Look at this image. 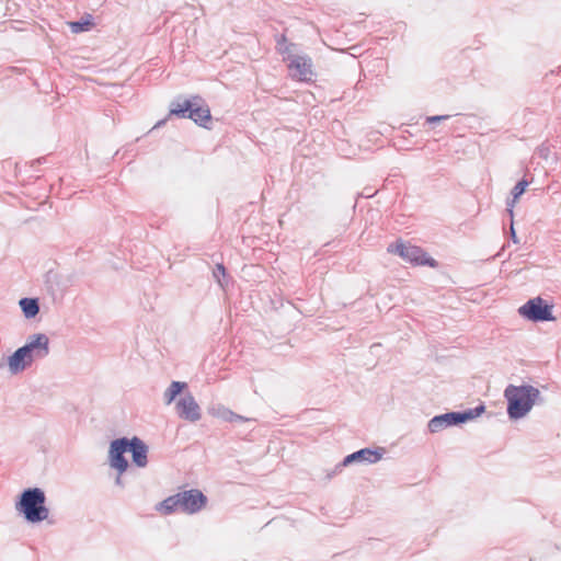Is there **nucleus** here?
Masks as SVG:
<instances>
[{
	"label": "nucleus",
	"instance_id": "f257e3e1",
	"mask_svg": "<svg viewBox=\"0 0 561 561\" xmlns=\"http://www.w3.org/2000/svg\"><path fill=\"white\" fill-rule=\"evenodd\" d=\"M504 397L507 400V414L512 420L524 417L541 399L540 391L530 385H510L504 391Z\"/></svg>",
	"mask_w": 561,
	"mask_h": 561
},
{
	"label": "nucleus",
	"instance_id": "f03ea898",
	"mask_svg": "<svg viewBox=\"0 0 561 561\" xmlns=\"http://www.w3.org/2000/svg\"><path fill=\"white\" fill-rule=\"evenodd\" d=\"M207 504V497L202 491L192 489L171 495L159 503L158 511L164 515L174 512L195 514L202 511Z\"/></svg>",
	"mask_w": 561,
	"mask_h": 561
},
{
	"label": "nucleus",
	"instance_id": "7ed1b4c3",
	"mask_svg": "<svg viewBox=\"0 0 561 561\" xmlns=\"http://www.w3.org/2000/svg\"><path fill=\"white\" fill-rule=\"evenodd\" d=\"M46 495L39 488L25 489L19 501L15 503V510L23 515L30 523H39L47 519L49 510L45 505Z\"/></svg>",
	"mask_w": 561,
	"mask_h": 561
},
{
	"label": "nucleus",
	"instance_id": "20e7f679",
	"mask_svg": "<svg viewBox=\"0 0 561 561\" xmlns=\"http://www.w3.org/2000/svg\"><path fill=\"white\" fill-rule=\"evenodd\" d=\"M169 115L180 118H190L205 128H208V124L211 122L209 106L198 95L193 96L191 100H183V102H172Z\"/></svg>",
	"mask_w": 561,
	"mask_h": 561
},
{
	"label": "nucleus",
	"instance_id": "39448f33",
	"mask_svg": "<svg viewBox=\"0 0 561 561\" xmlns=\"http://www.w3.org/2000/svg\"><path fill=\"white\" fill-rule=\"evenodd\" d=\"M388 252L397 254L407 262L416 265H428L431 267L437 266V262L433 257L427 256L426 252L416 245L405 244L398 241L389 244Z\"/></svg>",
	"mask_w": 561,
	"mask_h": 561
},
{
	"label": "nucleus",
	"instance_id": "423d86ee",
	"mask_svg": "<svg viewBox=\"0 0 561 561\" xmlns=\"http://www.w3.org/2000/svg\"><path fill=\"white\" fill-rule=\"evenodd\" d=\"M518 312L524 318L534 322L552 321V306L548 305L542 298L536 297L529 299L526 304L519 307Z\"/></svg>",
	"mask_w": 561,
	"mask_h": 561
},
{
	"label": "nucleus",
	"instance_id": "0eeeda50",
	"mask_svg": "<svg viewBox=\"0 0 561 561\" xmlns=\"http://www.w3.org/2000/svg\"><path fill=\"white\" fill-rule=\"evenodd\" d=\"M284 60L287 61V67L293 79L305 82L313 80V65L309 56L290 54L284 57Z\"/></svg>",
	"mask_w": 561,
	"mask_h": 561
},
{
	"label": "nucleus",
	"instance_id": "6e6552de",
	"mask_svg": "<svg viewBox=\"0 0 561 561\" xmlns=\"http://www.w3.org/2000/svg\"><path fill=\"white\" fill-rule=\"evenodd\" d=\"M31 360L45 358L49 354V339L44 333L28 336L25 345L21 347Z\"/></svg>",
	"mask_w": 561,
	"mask_h": 561
},
{
	"label": "nucleus",
	"instance_id": "1a4fd4ad",
	"mask_svg": "<svg viewBox=\"0 0 561 561\" xmlns=\"http://www.w3.org/2000/svg\"><path fill=\"white\" fill-rule=\"evenodd\" d=\"M128 446L129 439L126 437L113 440L110 446V463L118 471L119 474L125 472L128 468V461L124 456Z\"/></svg>",
	"mask_w": 561,
	"mask_h": 561
},
{
	"label": "nucleus",
	"instance_id": "9d476101",
	"mask_svg": "<svg viewBox=\"0 0 561 561\" xmlns=\"http://www.w3.org/2000/svg\"><path fill=\"white\" fill-rule=\"evenodd\" d=\"M178 415L186 421L196 422L201 420V408L191 393H186L176 402Z\"/></svg>",
	"mask_w": 561,
	"mask_h": 561
},
{
	"label": "nucleus",
	"instance_id": "9b49d317",
	"mask_svg": "<svg viewBox=\"0 0 561 561\" xmlns=\"http://www.w3.org/2000/svg\"><path fill=\"white\" fill-rule=\"evenodd\" d=\"M465 416L460 412H448L434 416L427 424L431 433H437L453 425L463 423Z\"/></svg>",
	"mask_w": 561,
	"mask_h": 561
},
{
	"label": "nucleus",
	"instance_id": "f8f14e48",
	"mask_svg": "<svg viewBox=\"0 0 561 561\" xmlns=\"http://www.w3.org/2000/svg\"><path fill=\"white\" fill-rule=\"evenodd\" d=\"M127 451L131 453L133 462L139 467L145 468L148 463V446L139 437L135 436L129 439Z\"/></svg>",
	"mask_w": 561,
	"mask_h": 561
},
{
	"label": "nucleus",
	"instance_id": "ddd939ff",
	"mask_svg": "<svg viewBox=\"0 0 561 561\" xmlns=\"http://www.w3.org/2000/svg\"><path fill=\"white\" fill-rule=\"evenodd\" d=\"M381 458V454H379L377 450H373L369 448H363L360 450H357L344 458L342 463H340L336 469H340L342 467H346L353 462H360V461H367L369 463H375Z\"/></svg>",
	"mask_w": 561,
	"mask_h": 561
},
{
	"label": "nucleus",
	"instance_id": "4468645a",
	"mask_svg": "<svg viewBox=\"0 0 561 561\" xmlns=\"http://www.w3.org/2000/svg\"><path fill=\"white\" fill-rule=\"evenodd\" d=\"M33 362L30 356L25 354L21 347L18 348L10 357H9V367L10 370L14 374L24 370L28 367Z\"/></svg>",
	"mask_w": 561,
	"mask_h": 561
},
{
	"label": "nucleus",
	"instance_id": "2eb2a0df",
	"mask_svg": "<svg viewBox=\"0 0 561 561\" xmlns=\"http://www.w3.org/2000/svg\"><path fill=\"white\" fill-rule=\"evenodd\" d=\"M19 305L26 319H32L39 312V304L36 298H22Z\"/></svg>",
	"mask_w": 561,
	"mask_h": 561
},
{
	"label": "nucleus",
	"instance_id": "dca6fc26",
	"mask_svg": "<svg viewBox=\"0 0 561 561\" xmlns=\"http://www.w3.org/2000/svg\"><path fill=\"white\" fill-rule=\"evenodd\" d=\"M529 182L526 179L518 181L512 190V199L507 202V210L511 216H513V207L518 198L524 194Z\"/></svg>",
	"mask_w": 561,
	"mask_h": 561
},
{
	"label": "nucleus",
	"instance_id": "f3484780",
	"mask_svg": "<svg viewBox=\"0 0 561 561\" xmlns=\"http://www.w3.org/2000/svg\"><path fill=\"white\" fill-rule=\"evenodd\" d=\"M187 387L186 382L183 381H172L171 385L163 393V399L165 404H171L176 396Z\"/></svg>",
	"mask_w": 561,
	"mask_h": 561
},
{
	"label": "nucleus",
	"instance_id": "a211bd4d",
	"mask_svg": "<svg viewBox=\"0 0 561 561\" xmlns=\"http://www.w3.org/2000/svg\"><path fill=\"white\" fill-rule=\"evenodd\" d=\"M484 410H485V407L483 404H480L473 409H469L463 412H460V414H462L465 416L463 423L469 420H473V419L480 416L484 412Z\"/></svg>",
	"mask_w": 561,
	"mask_h": 561
},
{
	"label": "nucleus",
	"instance_id": "6ab92c4d",
	"mask_svg": "<svg viewBox=\"0 0 561 561\" xmlns=\"http://www.w3.org/2000/svg\"><path fill=\"white\" fill-rule=\"evenodd\" d=\"M295 44L290 43L287 44V38L285 35H280L277 39V50L283 55H290L291 54V47H294Z\"/></svg>",
	"mask_w": 561,
	"mask_h": 561
},
{
	"label": "nucleus",
	"instance_id": "aec40b11",
	"mask_svg": "<svg viewBox=\"0 0 561 561\" xmlns=\"http://www.w3.org/2000/svg\"><path fill=\"white\" fill-rule=\"evenodd\" d=\"M221 417L225 420V421H228V422H244V421H249V419H245L244 416L242 415H239L234 412H232L231 410H228V409H225L224 412L221 413Z\"/></svg>",
	"mask_w": 561,
	"mask_h": 561
},
{
	"label": "nucleus",
	"instance_id": "412c9836",
	"mask_svg": "<svg viewBox=\"0 0 561 561\" xmlns=\"http://www.w3.org/2000/svg\"><path fill=\"white\" fill-rule=\"evenodd\" d=\"M214 277L216 278L217 283L224 287V282L221 278L226 277V267L222 264H217L214 272Z\"/></svg>",
	"mask_w": 561,
	"mask_h": 561
},
{
	"label": "nucleus",
	"instance_id": "4be33fe9",
	"mask_svg": "<svg viewBox=\"0 0 561 561\" xmlns=\"http://www.w3.org/2000/svg\"><path fill=\"white\" fill-rule=\"evenodd\" d=\"M89 25H91L90 22L76 21L70 23V28L73 33H80L88 30Z\"/></svg>",
	"mask_w": 561,
	"mask_h": 561
},
{
	"label": "nucleus",
	"instance_id": "5701e85b",
	"mask_svg": "<svg viewBox=\"0 0 561 561\" xmlns=\"http://www.w3.org/2000/svg\"><path fill=\"white\" fill-rule=\"evenodd\" d=\"M450 116L449 115H436V116H428L426 118V122L427 123H438V122H442V121H446L448 119Z\"/></svg>",
	"mask_w": 561,
	"mask_h": 561
},
{
	"label": "nucleus",
	"instance_id": "b1692460",
	"mask_svg": "<svg viewBox=\"0 0 561 561\" xmlns=\"http://www.w3.org/2000/svg\"><path fill=\"white\" fill-rule=\"evenodd\" d=\"M511 234H512V240L517 243L518 242V239L516 237V233H515V230L513 228V226L511 227Z\"/></svg>",
	"mask_w": 561,
	"mask_h": 561
},
{
	"label": "nucleus",
	"instance_id": "393cba45",
	"mask_svg": "<svg viewBox=\"0 0 561 561\" xmlns=\"http://www.w3.org/2000/svg\"><path fill=\"white\" fill-rule=\"evenodd\" d=\"M116 483H117V484H119V485L122 484L121 476H118V477L116 478Z\"/></svg>",
	"mask_w": 561,
	"mask_h": 561
},
{
	"label": "nucleus",
	"instance_id": "a878e982",
	"mask_svg": "<svg viewBox=\"0 0 561 561\" xmlns=\"http://www.w3.org/2000/svg\"><path fill=\"white\" fill-rule=\"evenodd\" d=\"M163 124H164V121H160V122H158V124L156 125V127H159V126H161V125H163Z\"/></svg>",
	"mask_w": 561,
	"mask_h": 561
}]
</instances>
